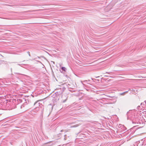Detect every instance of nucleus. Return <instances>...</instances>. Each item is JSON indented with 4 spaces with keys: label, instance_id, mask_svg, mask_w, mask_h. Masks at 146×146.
<instances>
[{
    "label": "nucleus",
    "instance_id": "nucleus-1",
    "mask_svg": "<svg viewBox=\"0 0 146 146\" xmlns=\"http://www.w3.org/2000/svg\"><path fill=\"white\" fill-rule=\"evenodd\" d=\"M127 118L128 119L133 121L136 119L135 113L131 111L127 112Z\"/></svg>",
    "mask_w": 146,
    "mask_h": 146
},
{
    "label": "nucleus",
    "instance_id": "nucleus-2",
    "mask_svg": "<svg viewBox=\"0 0 146 146\" xmlns=\"http://www.w3.org/2000/svg\"><path fill=\"white\" fill-rule=\"evenodd\" d=\"M51 142V141H50L46 143H45L44 144H43L42 145V146H51L53 145V144H50Z\"/></svg>",
    "mask_w": 146,
    "mask_h": 146
},
{
    "label": "nucleus",
    "instance_id": "nucleus-3",
    "mask_svg": "<svg viewBox=\"0 0 146 146\" xmlns=\"http://www.w3.org/2000/svg\"><path fill=\"white\" fill-rule=\"evenodd\" d=\"M78 125L77 124L75 125H73V126H71L70 127L71 128H73V127H78Z\"/></svg>",
    "mask_w": 146,
    "mask_h": 146
},
{
    "label": "nucleus",
    "instance_id": "nucleus-4",
    "mask_svg": "<svg viewBox=\"0 0 146 146\" xmlns=\"http://www.w3.org/2000/svg\"><path fill=\"white\" fill-rule=\"evenodd\" d=\"M61 69L63 71H65L66 70V68L64 67H62L61 68Z\"/></svg>",
    "mask_w": 146,
    "mask_h": 146
},
{
    "label": "nucleus",
    "instance_id": "nucleus-5",
    "mask_svg": "<svg viewBox=\"0 0 146 146\" xmlns=\"http://www.w3.org/2000/svg\"><path fill=\"white\" fill-rule=\"evenodd\" d=\"M64 136L65 137L64 138V140H66L67 139V135H65Z\"/></svg>",
    "mask_w": 146,
    "mask_h": 146
},
{
    "label": "nucleus",
    "instance_id": "nucleus-6",
    "mask_svg": "<svg viewBox=\"0 0 146 146\" xmlns=\"http://www.w3.org/2000/svg\"><path fill=\"white\" fill-rule=\"evenodd\" d=\"M125 94V93H124V92L120 94L121 95H124Z\"/></svg>",
    "mask_w": 146,
    "mask_h": 146
},
{
    "label": "nucleus",
    "instance_id": "nucleus-7",
    "mask_svg": "<svg viewBox=\"0 0 146 146\" xmlns=\"http://www.w3.org/2000/svg\"><path fill=\"white\" fill-rule=\"evenodd\" d=\"M37 103H38V101H37V102H35L34 103V105H35Z\"/></svg>",
    "mask_w": 146,
    "mask_h": 146
},
{
    "label": "nucleus",
    "instance_id": "nucleus-8",
    "mask_svg": "<svg viewBox=\"0 0 146 146\" xmlns=\"http://www.w3.org/2000/svg\"><path fill=\"white\" fill-rule=\"evenodd\" d=\"M27 52L28 53V54H29V56H31V55H30V52Z\"/></svg>",
    "mask_w": 146,
    "mask_h": 146
},
{
    "label": "nucleus",
    "instance_id": "nucleus-9",
    "mask_svg": "<svg viewBox=\"0 0 146 146\" xmlns=\"http://www.w3.org/2000/svg\"><path fill=\"white\" fill-rule=\"evenodd\" d=\"M66 100H63V103L65 102L66 101Z\"/></svg>",
    "mask_w": 146,
    "mask_h": 146
},
{
    "label": "nucleus",
    "instance_id": "nucleus-10",
    "mask_svg": "<svg viewBox=\"0 0 146 146\" xmlns=\"http://www.w3.org/2000/svg\"><path fill=\"white\" fill-rule=\"evenodd\" d=\"M141 106H142L143 105H144V104L143 103H141Z\"/></svg>",
    "mask_w": 146,
    "mask_h": 146
},
{
    "label": "nucleus",
    "instance_id": "nucleus-11",
    "mask_svg": "<svg viewBox=\"0 0 146 146\" xmlns=\"http://www.w3.org/2000/svg\"><path fill=\"white\" fill-rule=\"evenodd\" d=\"M128 92V91H126V92H124V93H125V94L127 93Z\"/></svg>",
    "mask_w": 146,
    "mask_h": 146
},
{
    "label": "nucleus",
    "instance_id": "nucleus-12",
    "mask_svg": "<svg viewBox=\"0 0 146 146\" xmlns=\"http://www.w3.org/2000/svg\"><path fill=\"white\" fill-rule=\"evenodd\" d=\"M63 131V130H61V132H62V131Z\"/></svg>",
    "mask_w": 146,
    "mask_h": 146
},
{
    "label": "nucleus",
    "instance_id": "nucleus-13",
    "mask_svg": "<svg viewBox=\"0 0 146 146\" xmlns=\"http://www.w3.org/2000/svg\"><path fill=\"white\" fill-rule=\"evenodd\" d=\"M86 81L87 82V80H85V81H84V82H86Z\"/></svg>",
    "mask_w": 146,
    "mask_h": 146
},
{
    "label": "nucleus",
    "instance_id": "nucleus-14",
    "mask_svg": "<svg viewBox=\"0 0 146 146\" xmlns=\"http://www.w3.org/2000/svg\"><path fill=\"white\" fill-rule=\"evenodd\" d=\"M82 82V84H83V83H82V82Z\"/></svg>",
    "mask_w": 146,
    "mask_h": 146
},
{
    "label": "nucleus",
    "instance_id": "nucleus-15",
    "mask_svg": "<svg viewBox=\"0 0 146 146\" xmlns=\"http://www.w3.org/2000/svg\"><path fill=\"white\" fill-rule=\"evenodd\" d=\"M50 114V113L49 114V115H48V116Z\"/></svg>",
    "mask_w": 146,
    "mask_h": 146
}]
</instances>
